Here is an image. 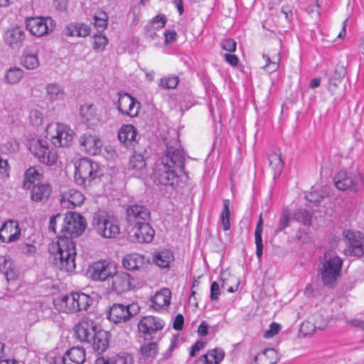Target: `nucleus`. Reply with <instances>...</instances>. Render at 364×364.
<instances>
[{"instance_id":"f257e3e1","label":"nucleus","mask_w":364,"mask_h":364,"mask_svg":"<svg viewBox=\"0 0 364 364\" xmlns=\"http://www.w3.org/2000/svg\"><path fill=\"white\" fill-rule=\"evenodd\" d=\"M46 138L53 147L48 145V141L41 137H33L28 140V147L31 153L39 162L47 166L55 164L58 160L56 147H68L73 141L75 132L66 124L52 122L46 128Z\"/></svg>"},{"instance_id":"f03ea898","label":"nucleus","mask_w":364,"mask_h":364,"mask_svg":"<svg viewBox=\"0 0 364 364\" xmlns=\"http://www.w3.org/2000/svg\"><path fill=\"white\" fill-rule=\"evenodd\" d=\"M154 176L159 183L171 187L178 186L187 181L183 151L179 145L167 146L165 154L156 163Z\"/></svg>"},{"instance_id":"7ed1b4c3","label":"nucleus","mask_w":364,"mask_h":364,"mask_svg":"<svg viewBox=\"0 0 364 364\" xmlns=\"http://www.w3.org/2000/svg\"><path fill=\"white\" fill-rule=\"evenodd\" d=\"M48 251L61 269L68 272L75 269L76 247L71 237L59 236L49 245Z\"/></svg>"},{"instance_id":"20e7f679","label":"nucleus","mask_w":364,"mask_h":364,"mask_svg":"<svg viewBox=\"0 0 364 364\" xmlns=\"http://www.w3.org/2000/svg\"><path fill=\"white\" fill-rule=\"evenodd\" d=\"M92 302V299L89 295L77 292L58 296L53 301L55 309L65 314L86 311Z\"/></svg>"},{"instance_id":"39448f33","label":"nucleus","mask_w":364,"mask_h":364,"mask_svg":"<svg viewBox=\"0 0 364 364\" xmlns=\"http://www.w3.org/2000/svg\"><path fill=\"white\" fill-rule=\"evenodd\" d=\"M102 175L100 165L88 158H81L75 162L74 178L77 186H90Z\"/></svg>"},{"instance_id":"423d86ee","label":"nucleus","mask_w":364,"mask_h":364,"mask_svg":"<svg viewBox=\"0 0 364 364\" xmlns=\"http://www.w3.org/2000/svg\"><path fill=\"white\" fill-rule=\"evenodd\" d=\"M342 259L329 252L324 253L318 267V275L323 284L332 287L341 275Z\"/></svg>"},{"instance_id":"0eeeda50","label":"nucleus","mask_w":364,"mask_h":364,"mask_svg":"<svg viewBox=\"0 0 364 364\" xmlns=\"http://www.w3.org/2000/svg\"><path fill=\"white\" fill-rule=\"evenodd\" d=\"M92 225L97 234L105 238H114L119 233L117 218L105 211H98L95 214Z\"/></svg>"},{"instance_id":"6e6552de","label":"nucleus","mask_w":364,"mask_h":364,"mask_svg":"<svg viewBox=\"0 0 364 364\" xmlns=\"http://www.w3.org/2000/svg\"><path fill=\"white\" fill-rule=\"evenodd\" d=\"M25 26L31 36L41 38L54 31L55 22L50 16L28 17L26 18Z\"/></svg>"},{"instance_id":"1a4fd4ad","label":"nucleus","mask_w":364,"mask_h":364,"mask_svg":"<svg viewBox=\"0 0 364 364\" xmlns=\"http://www.w3.org/2000/svg\"><path fill=\"white\" fill-rule=\"evenodd\" d=\"M139 311L140 307L136 303L127 305L114 304L109 310L107 318L115 324L123 323L139 314Z\"/></svg>"},{"instance_id":"9d476101","label":"nucleus","mask_w":364,"mask_h":364,"mask_svg":"<svg viewBox=\"0 0 364 364\" xmlns=\"http://www.w3.org/2000/svg\"><path fill=\"white\" fill-rule=\"evenodd\" d=\"M86 221L80 215L75 212L68 213L63 219L60 232L63 235H68L70 237H78L85 230Z\"/></svg>"},{"instance_id":"9b49d317","label":"nucleus","mask_w":364,"mask_h":364,"mask_svg":"<svg viewBox=\"0 0 364 364\" xmlns=\"http://www.w3.org/2000/svg\"><path fill=\"white\" fill-rule=\"evenodd\" d=\"M117 271V267L112 262L102 259L93 262L89 266L87 273L94 281L104 282L112 277Z\"/></svg>"},{"instance_id":"f8f14e48","label":"nucleus","mask_w":364,"mask_h":364,"mask_svg":"<svg viewBox=\"0 0 364 364\" xmlns=\"http://www.w3.org/2000/svg\"><path fill=\"white\" fill-rule=\"evenodd\" d=\"M343 237L347 240L344 252L346 255L360 257L364 255V235L360 232L350 230L343 231Z\"/></svg>"},{"instance_id":"ddd939ff","label":"nucleus","mask_w":364,"mask_h":364,"mask_svg":"<svg viewBox=\"0 0 364 364\" xmlns=\"http://www.w3.org/2000/svg\"><path fill=\"white\" fill-rule=\"evenodd\" d=\"M79 144L81 151L92 156L99 154L103 146L101 138L97 134L90 132L82 134L79 139Z\"/></svg>"},{"instance_id":"4468645a","label":"nucleus","mask_w":364,"mask_h":364,"mask_svg":"<svg viewBox=\"0 0 364 364\" xmlns=\"http://www.w3.org/2000/svg\"><path fill=\"white\" fill-rule=\"evenodd\" d=\"M21 229L19 223L15 220H7L0 225V241L10 244L19 240Z\"/></svg>"},{"instance_id":"2eb2a0df","label":"nucleus","mask_w":364,"mask_h":364,"mask_svg":"<svg viewBox=\"0 0 364 364\" xmlns=\"http://www.w3.org/2000/svg\"><path fill=\"white\" fill-rule=\"evenodd\" d=\"M112 289L117 294H123L133 290L136 287V281L134 277L125 272H115L112 276Z\"/></svg>"},{"instance_id":"dca6fc26","label":"nucleus","mask_w":364,"mask_h":364,"mask_svg":"<svg viewBox=\"0 0 364 364\" xmlns=\"http://www.w3.org/2000/svg\"><path fill=\"white\" fill-rule=\"evenodd\" d=\"M154 230L148 222H141L131 227L129 235L132 241L139 243H149L153 240Z\"/></svg>"},{"instance_id":"f3484780","label":"nucleus","mask_w":364,"mask_h":364,"mask_svg":"<svg viewBox=\"0 0 364 364\" xmlns=\"http://www.w3.org/2000/svg\"><path fill=\"white\" fill-rule=\"evenodd\" d=\"M98 326L89 318H82L75 327L77 338L81 342L91 343Z\"/></svg>"},{"instance_id":"a211bd4d","label":"nucleus","mask_w":364,"mask_h":364,"mask_svg":"<svg viewBox=\"0 0 364 364\" xmlns=\"http://www.w3.org/2000/svg\"><path fill=\"white\" fill-rule=\"evenodd\" d=\"M359 183L364 185L361 175L348 174L346 171L338 172L334 177L335 186L341 191L348 189L357 191L359 188Z\"/></svg>"},{"instance_id":"6ab92c4d","label":"nucleus","mask_w":364,"mask_h":364,"mask_svg":"<svg viewBox=\"0 0 364 364\" xmlns=\"http://www.w3.org/2000/svg\"><path fill=\"white\" fill-rule=\"evenodd\" d=\"M165 326V321L154 316H146L142 317L139 323L138 329L144 336H151L156 332L161 331Z\"/></svg>"},{"instance_id":"aec40b11","label":"nucleus","mask_w":364,"mask_h":364,"mask_svg":"<svg viewBox=\"0 0 364 364\" xmlns=\"http://www.w3.org/2000/svg\"><path fill=\"white\" fill-rule=\"evenodd\" d=\"M85 360V350L82 347H73L63 355L55 357L53 364H82Z\"/></svg>"},{"instance_id":"412c9836","label":"nucleus","mask_w":364,"mask_h":364,"mask_svg":"<svg viewBox=\"0 0 364 364\" xmlns=\"http://www.w3.org/2000/svg\"><path fill=\"white\" fill-rule=\"evenodd\" d=\"M117 107L122 114L134 117L138 114L139 102L127 93H119Z\"/></svg>"},{"instance_id":"4be33fe9","label":"nucleus","mask_w":364,"mask_h":364,"mask_svg":"<svg viewBox=\"0 0 364 364\" xmlns=\"http://www.w3.org/2000/svg\"><path fill=\"white\" fill-rule=\"evenodd\" d=\"M171 291L167 288H164L151 297L150 306L156 311L166 310L171 304Z\"/></svg>"},{"instance_id":"5701e85b","label":"nucleus","mask_w":364,"mask_h":364,"mask_svg":"<svg viewBox=\"0 0 364 364\" xmlns=\"http://www.w3.org/2000/svg\"><path fill=\"white\" fill-rule=\"evenodd\" d=\"M85 196L75 189H69L63 192L60 197V205L68 209H72L83 203Z\"/></svg>"},{"instance_id":"b1692460","label":"nucleus","mask_w":364,"mask_h":364,"mask_svg":"<svg viewBox=\"0 0 364 364\" xmlns=\"http://www.w3.org/2000/svg\"><path fill=\"white\" fill-rule=\"evenodd\" d=\"M80 118L90 129H94L100 123L95 107L90 104H85L80 107Z\"/></svg>"},{"instance_id":"393cba45","label":"nucleus","mask_w":364,"mask_h":364,"mask_svg":"<svg viewBox=\"0 0 364 364\" xmlns=\"http://www.w3.org/2000/svg\"><path fill=\"white\" fill-rule=\"evenodd\" d=\"M146 172V164L144 156L134 153L129 159L128 173L130 176L141 178Z\"/></svg>"},{"instance_id":"a878e982","label":"nucleus","mask_w":364,"mask_h":364,"mask_svg":"<svg viewBox=\"0 0 364 364\" xmlns=\"http://www.w3.org/2000/svg\"><path fill=\"white\" fill-rule=\"evenodd\" d=\"M127 220L130 227L141 222H147L149 213L146 208L141 205H134L127 210Z\"/></svg>"},{"instance_id":"bb28decb","label":"nucleus","mask_w":364,"mask_h":364,"mask_svg":"<svg viewBox=\"0 0 364 364\" xmlns=\"http://www.w3.org/2000/svg\"><path fill=\"white\" fill-rule=\"evenodd\" d=\"M122 266L128 271H138L141 269L146 264L145 257L138 253L126 255L122 261Z\"/></svg>"},{"instance_id":"cd10ccee","label":"nucleus","mask_w":364,"mask_h":364,"mask_svg":"<svg viewBox=\"0 0 364 364\" xmlns=\"http://www.w3.org/2000/svg\"><path fill=\"white\" fill-rule=\"evenodd\" d=\"M153 262L161 269H169L174 261V255L171 250L162 249L154 252Z\"/></svg>"},{"instance_id":"c85d7f7f","label":"nucleus","mask_w":364,"mask_h":364,"mask_svg":"<svg viewBox=\"0 0 364 364\" xmlns=\"http://www.w3.org/2000/svg\"><path fill=\"white\" fill-rule=\"evenodd\" d=\"M4 38L9 46L18 47L25 38V33L20 27H13L6 30Z\"/></svg>"},{"instance_id":"c756f323","label":"nucleus","mask_w":364,"mask_h":364,"mask_svg":"<svg viewBox=\"0 0 364 364\" xmlns=\"http://www.w3.org/2000/svg\"><path fill=\"white\" fill-rule=\"evenodd\" d=\"M90 27L82 22H71L65 28V33L67 36L85 38L90 35Z\"/></svg>"},{"instance_id":"7c9ffc66","label":"nucleus","mask_w":364,"mask_h":364,"mask_svg":"<svg viewBox=\"0 0 364 364\" xmlns=\"http://www.w3.org/2000/svg\"><path fill=\"white\" fill-rule=\"evenodd\" d=\"M328 326V322L321 316H318L315 320L314 318L304 321L300 327V331L304 336L312 335L316 329H323Z\"/></svg>"},{"instance_id":"2f4dec72","label":"nucleus","mask_w":364,"mask_h":364,"mask_svg":"<svg viewBox=\"0 0 364 364\" xmlns=\"http://www.w3.org/2000/svg\"><path fill=\"white\" fill-rule=\"evenodd\" d=\"M224 351L221 348H214L195 361V364H219L224 358Z\"/></svg>"},{"instance_id":"473e14b6","label":"nucleus","mask_w":364,"mask_h":364,"mask_svg":"<svg viewBox=\"0 0 364 364\" xmlns=\"http://www.w3.org/2000/svg\"><path fill=\"white\" fill-rule=\"evenodd\" d=\"M96 364H134V358L131 354L122 352L111 358H98Z\"/></svg>"},{"instance_id":"72a5a7b5","label":"nucleus","mask_w":364,"mask_h":364,"mask_svg":"<svg viewBox=\"0 0 364 364\" xmlns=\"http://www.w3.org/2000/svg\"><path fill=\"white\" fill-rule=\"evenodd\" d=\"M136 134L137 131L133 125L125 124L119 129L118 139L120 142L129 146L135 141Z\"/></svg>"},{"instance_id":"f704fd0d","label":"nucleus","mask_w":364,"mask_h":364,"mask_svg":"<svg viewBox=\"0 0 364 364\" xmlns=\"http://www.w3.org/2000/svg\"><path fill=\"white\" fill-rule=\"evenodd\" d=\"M95 350L98 353L104 352L109 344L108 333L102 329H97L95 333V336L91 343Z\"/></svg>"},{"instance_id":"c9c22d12","label":"nucleus","mask_w":364,"mask_h":364,"mask_svg":"<svg viewBox=\"0 0 364 364\" xmlns=\"http://www.w3.org/2000/svg\"><path fill=\"white\" fill-rule=\"evenodd\" d=\"M166 21V17L164 14H159L154 17L146 26V35L151 39H154L156 36V31L162 29Z\"/></svg>"},{"instance_id":"e433bc0d","label":"nucleus","mask_w":364,"mask_h":364,"mask_svg":"<svg viewBox=\"0 0 364 364\" xmlns=\"http://www.w3.org/2000/svg\"><path fill=\"white\" fill-rule=\"evenodd\" d=\"M51 192L50 187L47 183H37L31 190V199L36 202H41L46 200Z\"/></svg>"},{"instance_id":"4c0bfd02","label":"nucleus","mask_w":364,"mask_h":364,"mask_svg":"<svg viewBox=\"0 0 364 364\" xmlns=\"http://www.w3.org/2000/svg\"><path fill=\"white\" fill-rule=\"evenodd\" d=\"M278 360V355L274 348H265L255 357L256 364H274Z\"/></svg>"},{"instance_id":"58836bf2","label":"nucleus","mask_w":364,"mask_h":364,"mask_svg":"<svg viewBox=\"0 0 364 364\" xmlns=\"http://www.w3.org/2000/svg\"><path fill=\"white\" fill-rule=\"evenodd\" d=\"M269 166L274 171V177L279 176L284 168V162L279 150L273 151L268 155Z\"/></svg>"},{"instance_id":"ea45409f","label":"nucleus","mask_w":364,"mask_h":364,"mask_svg":"<svg viewBox=\"0 0 364 364\" xmlns=\"http://www.w3.org/2000/svg\"><path fill=\"white\" fill-rule=\"evenodd\" d=\"M41 174L36 169L35 167L28 168L25 174L23 182V187L24 189H30L33 188L34 185L40 183Z\"/></svg>"},{"instance_id":"a19ab883","label":"nucleus","mask_w":364,"mask_h":364,"mask_svg":"<svg viewBox=\"0 0 364 364\" xmlns=\"http://www.w3.org/2000/svg\"><path fill=\"white\" fill-rule=\"evenodd\" d=\"M46 95L50 101L63 100L65 98L63 87L57 83H50L46 86Z\"/></svg>"},{"instance_id":"79ce46f5","label":"nucleus","mask_w":364,"mask_h":364,"mask_svg":"<svg viewBox=\"0 0 364 364\" xmlns=\"http://www.w3.org/2000/svg\"><path fill=\"white\" fill-rule=\"evenodd\" d=\"M23 71L18 67H11L4 73V81L9 85L18 83L23 76Z\"/></svg>"},{"instance_id":"37998d69","label":"nucleus","mask_w":364,"mask_h":364,"mask_svg":"<svg viewBox=\"0 0 364 364\" xmlns=\"http://www.w3.org/2000/svg\"><path fill=\"white\" fill-rule=\"evenodd\" d=\"M263 221L262 214L259 215V220L257 224V227L255 231V240L256 245V255L259 259H261L263 252V243L262 234L263 231Z\"/></svg>"},{"instance_id":"c03bdc74","label":"nucleus","mask_w":364,"mask_h":364,"mask_svg":"<svg viewBox=\"0 0 364 364\" xmlns=\"http://www.w3.org/2000/svg\"><path fill=\"white\" fill-rule=\"evenodd\" d=\"M262 57L265 61L263 68L267 72L271 73L278 70L281 60V56L279 53L271 57L264 54Z\"/></svg>"},{"instance_id":"a18cd8bd","label":"nucleus","mask_w":364,"mask_h":364,"mask_svg":"<svg viewBox=\"0 0 364 364\" xmlns=\"http://www.w3.org/2000/svg\"><path fill=\"white\" fill-rule=\"evenodd\" d=\"M108 15L103 11H98L93 15V26L98 31H103L107 26Z\"/></svg>"},{"instance_id":"49530a36","label":"nucleus","mask_w":364,"mask_h":364,"mask_svg":"<svg viewBox=\"0 0 364 364\" xmlns=\"http://www.w3.org/2000/svg\"><path fill=\"white\" fill-rule=\"evenodd\" d=\"M223 208L220 216V220L223 230L227 231L230 228V200H223Z\"/></svg>"},{"instance_id":"de8ad7c7","label":"nucleus","mask_w":364,"mask_h":364,"mask_svg":"<svg viewBox=\"0 0 364 364\" xmlns=\"http://www.w3.org/2000/svg\"><path fill=\"white\" fill-rule=\"evenodd\" d=\"M22 65L28 70H34L39 66L38 55L31 53H25L21 58Z\"/></svg>"},{"instance_id":"09e8293b","label":"nucleus","mask_w":364,"mask_h":364,"mask_svg":"<svg viewBox=\"0 0 364 364\" xmlns=\"http://www.w3.org/2000/svg\"><path fill=\"white\" fill-rule=\"evenodd\" d=\"M328 195V187L324 186L321 191L314 190L309 192L306 196V198L308 201L318 203L321 200L327 197Z\"/></svg>"},{"instance_id":"8fccbe9b","label":"nucleus","mask_w":364,"mask_h":364,"mask_svg":"<svg viewBox=\"0 0 364 364\" xmlns=\"http://www.w3.org/2000/svg\"><path fill=\"white\" fill-rule=\"evenodd\" d=\"M158 353V346L154 342L145 343L141 347V355L145 358H153Z\"/></svg>"},{"instance_id":"3c124183","label":"nucleus","mask_w":364,"mask_h":364,"mask_svg":"<svg viewBox=\"0 0 364 364\" xmlns=\"http://www.w3.org/2000/svg\"><path fill=\"white\" fill-rule=\"evenodd\" d=\"M108 43L107 36L101 33H96L92 37V48L95 50L102 51Z\"/></svg>"},{"instance_id":"603ef678","label":"nucleus","mask_w":364,"mask_h":364,"mask_svg":"<svg viewBox=\"0 0 364 364\" xmlns=\"http://www.w3.org/2000/svg\"><path fill=\"white\" fill-rule=\"evenodd\" d=\"M293 218L304 225H310L311 216L305 210H297L293 215Z\"/></svg>"},{"instance_id":"864d4df0","label":"nucleus","mask_w":364,"mask_h":364,"mask_svg":"<svg viewBox=\"0 0 364 364\" xmlns=\"http://www.w3.org/2000/svg\"><path fill=\"white\" fill-rule=\"evenodd\" d=\"M29 121L34 127L41 126L43 121V112L37 109H32L29 114Z\"/></svg>"},{"instance_id":"5fc2aeb1","label":"nucleus","mask_w":364,"mask_h":364,"mask_svg":"<svg viewBox=\"0 0 364 364\" xmlns=\"http://www.w3.org/2000/svg\"><path fill=\"white\" fill-rule=\"evenodd\" d=\"M3 272L8 282L15 280L19 275V272L15 267L12 259L10 261L9 264H7L6 268L4 269Z\"/></svg>"},{"instance_id":"6e6d98bb","label":"nucleus","mask_w":364,"mask_h":364,"mask_svg":"<svg viewBox=\"0 0 364 364\" xmlns=\"http://www.w3.org/2000/svg\"><path fill=\"white\" fill-rule=\"evenodd\" d=\"M178 78L176 76H167L161 78L160 85L164 88H175L178 83Z\"/></svg>"},{"instance_id":"4d7b16f0","label":"nucleus","mask_w":364,"mask_h":364,"mask_svg":"<svg viewBox=\"0 0 364 364\" xmlns=\"http://www.w3.org/2000/svg\"><path fill=\"white\" fill-rule=\"evenodd\" d=\"M281 329V326L279 323L273 322L270 324L269 328L264 331V337L265 338H271L277 335Z\"/></svg>"},{"instance_id":"13d9d810","label":"nucleus","mask_w":364,"mask_h":364,"mask_svg":"<svg viewBox=\"0 0 364 364\" xmlns=\"http://www.w3.org/2000/svg\"><path fill=\"white\" fill-rule=\"evenodd\" d=\"M220 46L223 50L232 53L236 50L237 43L232 38H226L221 41Z\"/></svg>"},{"instance_id":"bf43d9fd","label":"nucleus","mask_w":364,"mask_h":364,"mask_svg":"<svg viewBox=\"0 0 364 364\" xmlns=\"http://www.w3.org/2000/svg\"><path fill=\"white\" fill-rule=\"evenodd\" d=\"M10 167L6 160L0 156V177L2 178L9 176Z\"/></svg>"},{"instance_id":"052dcab7","label":"nucleus","mask_w":364,"mask_h":364,"mask_svg":"<svg viewBox=\"0 0 364 364\" xmlns=\"http://www.w3.org/2000/svg\"><path fill=\"white\" fill-rule=\"evenodd\" d=\"M290 216L287 210H284L279 219V231L283 230L289 225Z\"/></svg>"},{"instance_id":"680f3d73","label":"nucleus","mask_w":364,"mask_h":364,"mask_svg":"<svg viewBox=\"0 0 364 364\" xmlns=\"http://www.w3.org/2000/svg\"><path fill=\"white\" fill-rule=\"evenodd\" d=\"M220 294V287L216 282H213L210 286V298L212 301H217Z\"/></svg>"},{"instance_id":"e2e57ef3","label":"nucleus","mask_w":364,"mask_h":364,"mask_svg":"<svg viewBox=\"0 0 364 364\" xmlns=\"http://www.w3.org/2000/svg\"><path fill=\"white\" fill-rule=\"evenodd\" d=\"M55 3V8L56 11L59 13H66L70 14L73 13V11H69L68 9V1H53Z\"/></svg>"},{"instance_id":"0e129e2a","label":"nucleus","mask_w":364,"mask_h":364,"mask_svg":"<svg viewBox=\"0 0 364 364\" xmlns=\"http://www.w3.org/2000/svg\"><path fill=\"white\" fill-rule=\"evenodd\" d=\"M184 323V318L182 314H177L174 318L173 328L177 331H180L183 328Z\"/></svg>"},{"instance_id":"69168bd1","label":"nucleus","mask_w":364,"mask_h":364,"mask_svg":"<svg viewBox=\"0 0 364 364\" xmlns=\"http://www.w3.org/2000/svg\"><path fill=\"white\" fill-rule=\"evenodd\" d=\"M205 342L203 341H198L192 347L190 351L191 357L195 356L196 353L205 347Z\"/></svg>"},{"instance_id":"338daca9","label":"nucleus","mask_w":364,"mask_h":364,"mask_svg":"<svg viewBox=\"0 0 364 364\" xmlns=\"http://www.w3.org/2000/svg\"><path fill=\"white\" fill-rule=\"evenodd\" d=\"M62 218V215L60 213H58L56 215H53L50 218V223H49V230H51L53 232H56V223L57 220L60 219Z\"/></svg>"},{"instance_id":"774afa93","label":"nucleus","mask_w":364,"mask_h":364,"mask_svg":"<svg viewBox=\"0 0 364 364\" xmlns=\"http://www.w3.org/2000/svg\"><path fill=\"white\" fill-rule=\"evenodd\" d=\"M22 252L27 255H33L36 252V247L32 244H25L22 247Z\"/></svg>"}]
</instances>
